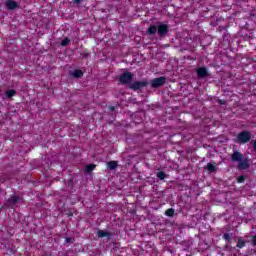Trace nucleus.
Here are the masks:
<instances>
[{"instance_id":"nucleus-22","label":"nucleus","mask_w":256,"mask_h":256,"mask_svg":"<svg viewBox=\"0 0 256 256\" xmlns=\"http://www.w3.org/2000/svg\"><path fill=\"white\" fill-rule=\"evenodd\" d=\"M109 115V120L111 121V123H113V121H115L116 117H117V112H108Z\"/></svg>"},{"instance_id":"nucleus-25","label":"nucleus","mask_w":256,"mask_h":256,"mask_svg":"<svg viewBox=\"0 0 256 256\" xmlns=\"http://www.w3.org/2000/svg\"><path fill=\"white\" fill-rule=\"evenodd\" d=\"M120 105L121 107H129V101L123 100V98H121Z\"/></svg>"},{"instance_id":"nucleus-33","label":"nucleus","mask_w":256,"mask_h":256,"mask_svg":"<svg viewBox=\"0 0 256 256\" xmlns=\"http://www.w3.org/2000/svg\"><path fill=\"white\" fill-rule=\"evenodd\" d=\"M68 215H69V217H73V214H72V212H70Z\"/></svg>"},{"instance_id":"nucleus-5","label":"nucleus","mask_w":256,"mask_h":256,"mask_svg":"<svg viewBox=\"0 0 256 256\" xmlns=\"http://www.w3.org/2000/svg\"><path fill=\"white\" fill-rule=\"evenodd\" d=\"M165 83H167V78L165 76H160L151 80V87L153 89H159V87H163Z\"/></svg>"},{"instance_id":"nucleus-1","label":"nucleus","mask_w":256,"mask_h":256,"mask_svg":"<svg viewBox=\"0 0 256 256\" xmlns=\"http://www.w3.org/2000/svg\"><path fill=\"white\" fill-rule=\"evenodd\" d=\"M231 161L233 163H238L237 169L240 171H245L249 167H251V164H249V159L243 158V153L239 151H234L231 155Z\"/></svg>"},{"instance_id":"nucleus-2","label":"nucleus","mask_w":256,"mask_h":256,"mask_svg":"<svg viewBox=\"0 0 256 256\" xmlns=\"http://www.w3.org/2000/svg\"><path fill=\"white\" fill-rule=\"evenodd\" d=\"M19 203H23V198L18 195H11L7 200L4 202V206L8 207L9 209H13Z\"/></svg>"},{"instance_id":"nucleus-32","label":"nucleus","mask_w":256,"mask_h":256,"mask_svg":"<svg viewBox=\"0 0 256 256\" xmlns=\"http://www.w3.org/2000/svg\"><path fill=\"white\" fill-rule=\"evenodd\" d=\"M253 147H254V151H256V139H255V141H254Z\"/></svg>"},{"instance_id":"nucleus-17","label":"nucleus","mask_w":256,"mask_h":256,"mask_svg":"<svg viewBox=\"0 0 256 256\" xmlns=\"http://www.w3.org/2000/svg\"><path fill=\"white\" fill-rule=\"evenodd\" d=\"M222 239H224L226 246L229 245L231 243V234L224 233Z\"/></svg>"},{"instance_id":"nucleus-8","label":"nucleus","mask_w":256,"mask_h":256,"mask_svg":"<svg viewBox=\"0 0 256 256\" xmlns=\"http://www.w3.org/2000/svg\"><path fill=\"white\" fill-rule=\"evenodd\" d=\"M119 83L121 85H129V71H125L119 76Z\"/></svg>"},{"instance_id":"nucleus-21","label":"nucleus","mask_w":256,"mask_h":256,"mask_svg":"<svg viewBox=\"0 0 256 256\" xmlns=\"http://www.w3.org/2000/svg\"><path fill=\"white\" fill-rule=\"evenodd\" d=\"M166 217H173L175 215V209L169 208L165 211Z\"/></svg>"},{"instance_id":"nucleus-11","label":"nucleus","mask_w":256,"mask_h":256,"mask_svg":"<svg viewBox=\"0 0 256 256\" xmlns=\"http://www.w3.org/2000/svg\"><path fill=\"white\" fill-rule=\"evenodd\" d=\"M69 75L70 77H73V79H81V77L83 76V71L79 69L70 70Z\"/></svg>"},{"instance_id":"nucleus-13","label":"nucleus","mask_w":256,"mask_h":256,"mask_svg":"<svg viewBox=\"0 0 256 256\" xmlns=\"http://www.w3.org/2000/svg\"><path fill=\"white\" fill-rule=\"evenodd\" d=\"M97 236H98L100 239H103V238H105V237H107L108 239H110V238H111V232H107V231H104V230H98Z\"/></svg>"},{"instance_id":"nucleus-27","label":"nucleus","mask_w":256,"mask_h":256,"mask_svg":"<svg viewBox=\"0 0 256 256\" xmlns=\"http://www.w3.org/2000/svg\"><path fill=\"white\" fill-rule=\"evenodd\" d=\"M219 105H227V101L223 99L218 100Z\"/></svg>"},{"instance_id":"nucleus-14","label":"nucleus","mask_w":256,"mask_h":256,"mask_svg":"<svg viewBox=\"0 0 256 256\" xmlns=\"http://www.w3.org/2000/svg\"><path fill=\"white\" fill-rule=\"evenodd\" d=\"M106 165H107V169H110V171H115V169L119 167V164L117 163V161H109L106 163Z\"/></svg>"},{"instance_id":"nucleus-34","label":"nucleus","mask_w":256,"mask_h":256,"mask_svg":"<svg viewBox=\"0 0 256 256\" xmlns=\"http://www.w3.org/2000/svg\"><path fill=\"white\" fill-rule=\"evenodd\" d=\"M83 57H87V54H83Z\"/></svg>"},{"instance_id":"nucleus-18","label":"nucleus","mask_w":256,"mask_h":256,"mask_svg":"<svg viewBox=\"0 0 256 256\" xmlns=\"http://www.w3.org/2000/svg\"><path fill=\"white\" fill-rule=\"evenodd\" d=\"M15 95H17V91H15L14 89L6 91V97L8 99H11V97H15Z\"/></svg>"},{"instance_id":"nucleus-19","label":"nucleus","mask_w":256,"mask_h":256,"mask_svg":"<svg viewBox=\"0 0 256 256\" xmlns=\"http://www.w3.org/2000/svg\"><path fill=\"white\" fill-rule=\"evenodd\" d=\"M206 169L210 173H215V171H217V167H215L212 163H208Z\"/></svg>"},{"instance_id":"nucleus-15","label":"nucleus","mask_w":256,"mask_h":256,"mask_svg":"<svg viewBox=\"0 0 256 256\" xmlns=\"http://www.w3.org/2000/svg\"><path fill=\"white\" fill-rule=\"evenodd\" d=\"M157 31H158V26L150 25L148 27L147 33H148V35H155V33H157Z\"/></svg>"},{"instance_id":"nucleus-12","label":"nucleus","mask_w":256,"mask_h":256,"mask_svg":"<svg viewBox=\"0 0 256 256\" xmlns=\"http://www.w3.org/2000/svg\"><path fill=\"white\" fill-rule=\"evenodd\" d=\"M95 167H97L95 164H88L84 167V172L86 175H91L95 171Z\"/></svg>"},{"instance_id":"nucleus-24","label":"nucleus","mask_w":256,"mask_h":256,"mask_svg":"<svg viewBox=\"0 0 256 256\" xmlns=\"http://www.w3.org/2000/svg\"><path fill=\"white\" fill-rule=\"evenodd\" d=\"M69 43H71V40L69 38H64L61 42V46L67 47V45H69Z\"/></svg>"},{"instance_id":"nucleus-10","label":"nucleus","mask_w":256,"mask_h":256,"mask_svg":"<svg viewBox=\"0 0 256 256\" xmlns=\"http://www.w3.org/2000/svg\"><path fill=\"white\" fill-rule=\"evenodd\" d=\"M76 183H77V175H73L66 183V187H68L70 191H73L75 189Z\"/></svg>"},{"instance_id":"nucleus-20","label":"nucleus","mask_w":256,"mask_h":256,"mask_svg":"<svg viewBox=\"0 0 256 256\" xmlns=\"http://www.w3.org/2000/svg\"><path fill=\"white\" fill-rule=\"evenodd\" d=\"M156 177L159 178L160 181H163L167 177V174L164 171H159L156 173Z\"/></svg>"},{"instance_id":"nucleus-3","label":"nucleus","mask_w":256,"mask_h":256,"mask_svg":"<svg viewBox=\"0 0 256 256\" xmlns=\"http://www.w3.org/2000/svg\"><path fill=\"white\" fill-rule=\"evenodd\" d=\"M235 141L240 145H245V143H249V141H251V132L247 130L239 132Z\"/></svg>"},{"instance_id":"nucleus-30","label":"nucleus","mask_w":256,"mask_h":256,"mask_svg":"<svg viewBox=\"0 0 256 256\" xmlns=\"http://www.w3.org/2000/svg\"><path fill=\"white\" fill-rule=\"evenodd\" d=\"M71 241H72V238H71V237H67V238L65 239V243H71Z\"/></svg>"},{"instance_id":"nucleus-7","label":"nucleus","mask_w":256,"mask_h":256,"mask_svg":"<svg viewBox=\"0 0 256 256\" xmlns=\"http://www.w3.org/2000/svg\"><path fill=\"white\" fill-rule=\"evenodd\" d=\"M196 75L199 79H205L206 77H209V70H207L206 67H199L196 70Z\"/></svg>"},{"instance_id":"nucleus-9","label":"nucleus","mask_w":256,"mask_h":256,"mask_svg":"<svg viewBox=\"0 0 256 256\" xmlns=\"http://www.w3.org/2000/svg\"><path fill=\"white\" fill-rule=\"evenodd\" d=\"M6 7L8 11H15L19 7V3L15 0H7L6 1Z\"/></svg>"},{"instance_id":"nucleus-23","label":"nucleus","mask_w":256,"mask_h":256,"mask_svg":"<svg viewBox=\"0 0 256 256\" xmlns=\"http://www.w3.org/2000/svg\"><path fill=\"white\" fill-rule=\"evenodd\" d=\"M117 109H119V106H108L109 113H117Z\"/></svg>"},{"instance_id":"nucleus-6","label":"nucleus","mask_w":256,"mask_h":256,"mask_svg":"<svg viewBox=\"0 0 256 256\" xmlns=\"http://www.w3.org/2000/svg\"><path fill=\"white\" fill-rule=\"evenodd\" d=\"M159 37H165L169 33V26L167 24L159 23L157 30Z\"/></svg>"},{"instance_id":"nucleus-4","label":"nucleus","mask_w":256,"mask_h":256,"mask_svg":"<svg viewBox=\"0 0 256 256\" xmlns=\"http://www.w3.org/2000/svg\"><path fill=\"white\" fill-rule=\"evenodd\" d=\"M148 86L149 82H147V80L134 81L129 83V89H132L133 91H139L140 89H145V87Z\"/></svg>"},{"instance_id":"nucleus-29","label":"nucleus","mask_w":256,"mask_h":256,"mask_svg":"<svg viewBox=\"0 0 256 256\" xmlns=\"http://www.w3.org/2000/svg\"><path fill=\"white\" fill-rule=\"evenodd\" d=\"M73 3H75V5H81V0H73Z\"/></svg>"},{"instance_id":"nucleus-16","label":"nucleus","mask_w":256,"mask_h":256,"mask_svg":"<svg viewBox=\"0 0 256 256\" xmlns=\"http://www.w3.org/2000/svg\"><path fill=\"white\" fill-rule=\"evenodd\" d=\"M245 245H246L245 240H243L242 237L238 238V242L236 244L237 249H243V247H245Z\"/></svg>"},{"instance_id":"nucleus-31","label":"nucleus","mask_w":256,"mask_h":256,"mask_svg":"<svg viewBox=\"0 0 256 256\" xmlns=\"http://www.w3.org/2000/svg\"><path fill=\"white\" fill-rule=\"evenodd\" d=\"M132 79H133V74L129 72V81H131Z\"/></svg>"},{"instance_id":"nucleus-26","label":"nucleus","mask_w":256,"mask_h":256,"mask_svg":"<svg viewBox=\"0 0 256 256\" xmlns=\"http://www.w3.org/2000/svg\"><path fill=\"white\" fill-rule=\"evenodd\" d=\"M237 183H245V176L240 175L237 177Z\"/></svg>"},{"instance_id":"nucleus-28","label":"nucleus","mask_w":256,"mask_h":256,"mask_svg":"<svg viewBox=\"0 0 256 256\" xmlns=\"http://www.w3.org/2000/svg\"><path fill=\"white\" fill-rule=\"evenodd\" d=\"M252 245L256 247V234L252 237Z\"/></svg>"}]
</instances>
